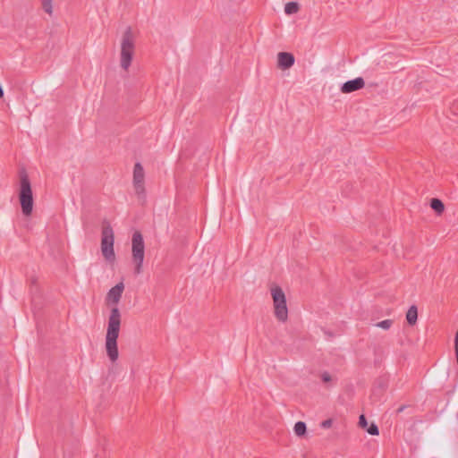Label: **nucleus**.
<instances>
[{
	"label": "nucleus",
	"instance_id": "obj_14",
	"mask_svg": "<svg viewBox=\"0 0 458 458\" xmlns=\"http://www.w3.org/2000/svg\"><path fill=\"white\" fill-rule=\"evenodd\" d=\"M293 430H294V433L296 434V436H298V437L303 436L307 430L305 422H303V421L296 422L294 425Z\"/></svg>",
	"mask_w": 458,
	"mask_h": 458
},
{
	"label": "nucleus",
	"instance_id": "obj_20",
	"mask_svg": "<svg viewBox=\"0 0 458 458\" xmlns=\"http://www.w3.org/2000/svg\"><path fill=\"white\" fill-rule=\"evenodd\" d=\"M321 379L323 382L327 383L331 381L332 377L328 372H323L321 375Z\"/></svg>",
	"mask_w": 458,
	"mask_h": 458
},
{
	"label": "nucleus",
	"instance_id": "obj_21",
	"mask_svg": "<svg viewBox=\"0 0 458 458\" xmlns=\"http://www.w3.org/2000/svg\"><path fill=\"white\" fill-rule=\"evenodd\" d=\"M454 350H455L456 360L458 362V329H457V332H456L455 337H454Z\"/></svg>",
	"mask_w": 458,
	"mask_h": 458
},
{
	"label": "nucleus",
	"instance_id": "obj_10",
	"mask_svg": "<svg viewBox=\"0 0 458 458\" xmlns=\"http://www.w3.org/2000/svg\"><path fill=\"white\" fill-rule=\"evenodd\" d=\"M277 61L281 69H288L294 64V56L291 53L280 52L277 55Z\"/></svg>",
	"mask_w": 458,
	"mask_h": 458
},
{
	"label": "nucleus",
	"instance_id": "obj_9",
	"mask_svg": "<svg viewBox=\"0 0 458 458\" xmlns=\"http://www.w3.org/2000/svg\"><path fill=\"white\" fill-rule=\"evenodd\" d=\"M123 290L124 284L123 282L116 284L106 294L107 302L117 305L122 298Z\"/></svg>",
	"mask_w": 458,
	"mask_h": 458
},
{
	"label": "nucleus",
	"instance_id": "obj_11",
	"mask_svg": "<svg viewBox=\"0 0 458 458\" xmlns=\"http://www.w3.org/2000/svg\"><path fill=\"white\" fill-rule=\"evenodd\" d=\"M406 319L410 325H414L418 319V310L415 305H412L409 308L406 313Z\"/></svg>",
	"mask_w": 458,
	"mask_h": 458
},
{
	"label": "nucleus",
	"instance_id": "obj_4",
	"mask_svg": "<svg viewBox=\"0 0 458 458\" xmlns=\"http://www.w3.org/2000/svg\"><path fill=\"white\" fill-rule=\"evenodd\" d=\"M132 260L135 264L134 272L139 275L142 272L144 261L145 244L142 234L136 231L132 234L131 239Z\"/></svg>",
	"mask_w": 458,
	"mask_h": 458
},
{
	"label": "nucleus",
	"instance_id": "obj_12",
	"mask_svg": "<svg viewBox=\"0 0 458 458\" xmlns=\"http://www.w3.org/2000/svg\"><path fill=\"white\" fill-rule=\"evenodd\" d=\"M430 208L434 211H436L437 214H441L445 210V205L442 202V200H440L439 199H436V198H434L430 200Z\"/></svg>",
	"mask_w": 458,
	"mask_h": 458
},
{
	"label": "nucleus",
	"instance_id": "obj_7",
	"mask_svg": "<svg viewBox=\"0 0 458 458\" xmlns=\"http://www.w3.org/2000/svg\"><path fill=\"white\" fill-rule=\"evenodd\" d=\"M144 179H145V172L143 169V166L140 162H137L134 165L133 168V188L135 191V193L139 198H144L145 197V185H144Z\"/></svg>",
	"mask_w": 458,
	"mask_h": 458
},
{
	"label": "nucleus",
	"instance_id": "obj_2",
	"mask_svg": "<svg viewBox=\"0 0 458 458\" xmlns=\"http://www.w3.org/2000/svg\"><path fill=\"white\" fill-rule=\"evenodd\" d=\"M135 51V37L131 28L129 26L123 33L120 50V65L127 71L131 64Z\"/></svg>",
	"mask_w": 458,
	"mask_h": 458
},
{
	"label": "nucleus",
	"instance_id": "obj_16",
	"mask_svg": "<svg viewBox=\"0 0 458 458\" xmlns=\"http://www.w3.org/2000/svg\"><path fill=\"white\" fill-rule=\"evenodd\" d=\"M41 2L44 11L48 14H51L53 12L52 0H41Z\"/></svg>",
	"mask_w": 458,
	"mask_h": 458
},
{
	"label": "nucleus",
	"instance_id": "obj_6",
	"mask_svg": "<svg viewBox=\"0 0 458 458\" xmlns=\"http://www.w3.org/2000/svg\"><path fill=\"white\" fill-rule=\"evenodd\" d=\"M271 295L273 298L276 318L281 322H285L288 318V309L284 293L279 286H276L271 289Z\"/></svg>",
	"mask_w": 458,
	"mask_h": 458
},
{
	"label": "nucleus",
	"instance_id": "obj_22",
	"mask_svg": "<svg viewBox=\"0 0 458 458\" xmlns=\"http://www.w3.org/2000/svg\"><path fill=\"white\" fill-rule=\"evenodd\" d=\"M403 409H404L403 407H400V408L398 409V411H399V412H401V411H403Z\"/></svg>",
	"mask_w": 458,
	"mask_h": 458
},
{
	"label": "nucleus",
	"instance_id": "obj_17",
	"mask_svg": "<svg viewBox=\"0 0 458 458\" xmlns=\"http://www.w3.org/2000/svg\"><path fill=\"white\" fill-rule=\"evenodd\" d=\"M367 432L371 436H377L379 434V430L377 426L375 423H371L367 428Z\"/></svg>",
	"mask_w": 458,
	"mask_h": 458
},
{
	"label": "nucleus",
	"instance_id": "obj_19",
	"mask_svg": "<svg viewBox=\"0 0 458 458\" xmlns=\"http://www.w3.org/2000/svg\"><path fill=\"white\" fill-rule=\"evenodd\" d=\"M333 420L331 419L325 420L321 422L320 426L323 428H328L332 426Z\"/></svg>",
	"mask_w": 458,
	"mask_h": 458
},
{
	"label": "nucleus",
	"instance_id": "obj_15",
	"mask_svg": "<svg viewBox=\"0 0 458 458\" xmlns=\"http://www.w3.org/2000/svg\"><path fill=\"white\" fill-rule=\"evenodd\" d=\"M393 325V320L391 319H385L376 324L377 327L383 328L385 330L389 329Z\"/></svg>",
	"mask_w": 458,
	"mask_h": 458
},
{
	"label": "nucleus",
	"instance_id": "obj_3",
	"mask_svg": "<svg viewBox=\"0 0 458 458\" xmlns=\"http://www.w3.org/2000/svg\"><path fill=\"white\" fill-rule=\"evenodd\" d=\"M19 199L22 214L26 216H30L34 201L30 182L25 171H22L20 174Z\"/></svg>",
	"mask_w": 458,
	"mask_h": 458
},
{
	"label": "nucleus",
	"instance_id": "obj_18",
	"mask_svg": "<svg viewBox=\"0 0 458 458\" xmlns=\"http://www.w3.org/2000/svg\"><path fill=\"white\" fill-rule=\"evenodd\" d=\"M359 424L361 428H368V421L366 420V417L364 415H360L359 418Z\"/></svg>",
	"mask_w": 458,
	"mask_h": 458
},
{
	"label": "nucleus",
	"instance_id": "obj_8",
	"mask_svg": "<svg viewBox=\"0 0 458 458\" xmlns=\"http://www.w3.org/2000/svg\"><path fill=\"white\" fill-rule=\"evenodd\" d=\"M365 86V81L363 78L357 77L353 80L347 81L346 82L343 83L341 86V92L344 94H349L354 91H357L359 89H363Z\"/></svg>",
	"mask_w": 458,
	"mask_h": 458
},
{
	"label": "nucleus",
	"instance_id": "obj_13",
	"mask_svg": "<svg viewBox=\"0 0 458 458\" xmlns=\"http://www.w3.org/2000/svg\"><path fill=\"white\" fill-rule=\"evenodd\" d=\"M299 4L296 2H289L284 6V12L286 14L291 15L298 13Z\"/></svg>",
	"mask_w": 458,
	"mask_h": 458
},
{
	"label": "nucleus",
	"instance_id": "obj_1",
	"mask_svg": "<svg viewBox=\"0 0 458 458\" xmlns=\"http://www.w3.org/2000/svg\"><path fill=\"white\" fill-rule=\"evenodd\" d=\"M121 327V313L117 307L111 310L106 335V351L112 362L117 360L119 352L117 346V338L119 336Z\"/></svg>",
	"mask_w": 458,
	"mask_h": 458
},
{
	"label": "nucleus",
	"instance_id": "obj_5",
	"mask_svg": "<svg viewBox=\"0 0 458 458\" xmlns=\"http://www.w3.org/2000/svg\"><path fill=\"white\" fill-rule=\"evenodd\" d=\"M114 243V230L108 223H106L102 228L101 251L103 257L108 261H113L115 258Z\"/></svg>",
	"mask_w": 458,
	"mask_h": 458
}]
</instances>
